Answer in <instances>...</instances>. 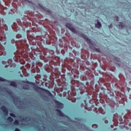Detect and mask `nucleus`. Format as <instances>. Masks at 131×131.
Wrapping results in <instances>:
<instances>
[{"label": "nucleus", "mask_w": 131, "mask_h": 131, "mask_svg": "<svg viewBox=\"0 0 131 131\" xmlns=\"http://www.w3.org/2000/svg\"><path fill=\"white\" fill-rule=\"evenodd\" d=\"M33 88L34 89V90H35V91H36V92H40V91L39 90H42L43 91H45V93L47 94V95H49V96H52V93H51L49 90L47 89L40 88L38 87V85H36L35 83H33Z\"/></svg>", "instance_id": "obj_1"}, {"label": "nucleus", "mask_w": 131, "mask_h": 131, "mask_svg": "<svg viewBox=\"0 0 131 131\" xmlns=\"http://www.w3.org/2000/svg\"><path fill=\"white\" fill-rule=\"evenodd\" d=\"M81 37L85 40L89 45H91V46H96V43L95 42L92 41L91 39H90L89 38H88V36L85 35V34H82Z\"/></svg>", "instance_id": "obj_2"}, {"label": "nucleus", "mask_w": 131, "mask_h": 131, "mask_svg": "<svg viewBox=\"0 0 131 131\" xmlns=\"http://www.w3.org/2000/svg\"><path fill=\"white\" fill-rule=\"evenodd\" d=\"M13 102L15 106L18 108H23V104H22V102H21L19 98H16L14 100H13Z\"/></svg>", "instance_id": "obj_3"}, {"label": "nucleus", "mask_w": 131, "mask_h": 131, "mask_svg": "<svg viewBox=\"0 0 131 131\" xmlns=\"http://www.w3.org/2000/svg\"><path fill=\"white\" fill-rule=\"evenodd\" d=\"M66 26V27H67V28L69 29L71 31H72V32H76V30L75 29V28H74V27H73V26H72L71 24L67 23Z\"/></svg>", "instance_id": "obj_4"}, {"label": "nucleus", "mask_w": 131, "mask_h": 131, "mask_svg": "<svg viewBox=\"0 0 131 131\" xmlns=\"http://www.w3.org/2000/svg\"><path fill=\"white\" fill-rule=\"evenodd\" d=\"M1 110L3 111L5 116H8V113L9 112L8 111V108H7V107L3 106L1 107Z\"/></svg>", "instance_id": "obj_5"}, {"label": "nucleus", "mask_w": 131, "mask_h": 131, "mask_svg": "<svg viewBox=\"0 0 131 131\" xmlns=\"http://www.w3.org/2000/svg\"><path fill=\"white\" fill-rule=\"evenodd\" d=\"M56 104L57 105V108H59V109H62L63 107H64L63 104L59 101H56Z\"/></svg>", "instance_id": "obj_6"}, {"label": "nucleus", "mask_w": 131, "mask_h": 131, "mask_svg": "<svg viewBox=\"0 0 131 131\" xmlns=\"http://www.w3.org/2000/svg\"><path fill=\"white\" fill-rule=\"evenodd\" d=\"M118 26L120 29H124V28H125V24H124L123 23H119Z\"/></svg>", "instance_id": "obj_7"}, {"label": "nucleus", "mask_w": 131, "mask_h": 131, "mask_svg": "<svg viewBox=\"0 0 131 131\" xmlns=\"http://www.w3.org/2000/svg\"><path fill=\"white\" fill-rule=\"evenodd\" d=\"M56 111L60 116H61L62 117H63V116H65V115H64L63 112H62V111H61L60 110L57 109Z\"/></svg>", "instance_id": "obj_8"}, {"label": "nucleus", "mask_w": 131, "mask_h": 131, "mask_svg": "<svg viewBox=\"0 0 131 131\" xmlns=\"http://www.w3.org/2000/svg\"><path fill=\"white\" fill-rule=\"evenodd\" d=\"M40 94L43 100H48V96H46V95L43 94V92H41Z\"/></svg>", "instance_id": "obj_9"}, {"label": "nucleus", "mask_w": 131, "mask_h": 131, "mask_svg": "<svg viewBox=\"0 0 131 131\" xmlns=\"http://www.w3.org/2000/svg\"><path fill=\"white\" fill-rule=\"evenodd\" d=\"M91 48L92 50H94V51H96L98 53H101V50L99 48H96V47H91Z\"/></svg>", "instance_id": "obj_10"}, {"label": "nucleus", "mask_w": 131, "mask_h": 131, "mask_svg": "<svg viewBox=\"0 0 131 131\" xmlns=\"http://www.w3.org/2000/svg\"><path fill=\"white\" fill-rule=\"evenodd\" d=\"M21 121H24V122H28V121H29V120H30V119H29V118H26V117H24V118H21L20 119Z\"/></svg>", "instance_id": "obj_11"}, {"label": "nucleus", "mask_w": 131, "mask_h": 131, "mask_svg": "<svg viewBox=\"0 0 131 131\" xmlns=\"http://www.w3.org/2000/svg\"><path fill=\"white\" fill-rule=\"evenodd\" d=\"M95 27L96 28H101V27H102V25L101 24V23L98 21L95 24Z\"/></svg>", "instance_id": "obj_12"}, {"label": "nucleus", "mask_w": 131, "mask_h": 131, "mask_svg": "<svg viewBox=\"0 0 131 131\" xmlns=\"http://www.w3.org/2000/svg\"><path fill=\"white\" fill-rule=\"evenodd\" d=\"M10 85H11V86H13V88H17V84L15 82H11Z\"/></svg>", "instance_id": "obj_13"}, {"label": "nucleus", "mask_w": 131, "mask_h": 131, "mask_svg": "<svg viewBox=\"0 0 131 131\" xmlns=\"http://www.w3.org/2000/svg\"><path fill=\"white\" fill-rule=\"evenodd\" d=\"M7 120L9 121V122H13V119L11 117H8Z\"/></svg>", "instance_id": "obj_14"}, {"label": "nucleus", "mask_w": 131, "mask_h": 131, "mask_svg": "<svg viewBox=\"0 0 131 131\" xmlns=\"http://www.w3.org/2000/svg\"><path fill=\"white\" fill-rule=\"evenodd\" d=\"M13 124H15V125H19V121L18 120H16L14 122Z\"/></svg>", "instance_id": "obj_15"}, {"label": "nucleus", "mask_w": 131, "mask_h": 131, "mask_svg": "<svg viewBox=\"0 0 131 131\" xmlns=\"http://www.w3.org/2000/svg\"><path fill=\"white\" fill-rule=\"evenodd\" d=\"M23 90H29V86H23Z\"/></svg>", "instance_id": "obj_16"}, {"label": "nucleus", "mask_w": 131, "mask_h": 131, "mask_svg": "<svg viewBox=\"0 0 131 131\" xmlns=\"http://www.w3.org/2000/svg\"><path fill=\"white\" fill-rule=\"evenodd\" d=\"M10 116H11L12 117H16V115H15V114L13 113L10 114Z\"/></svg>", "instance_id": "obj_17"}, {"label": "nucleus", "mask_w": 131, "mask_h": 131, "mask_svg": "<svg viewBox=\"0 0 131 131\" xmlns=\"http://www.w3.org/2000/svg\"><path fill=\"white\" fill-rule=\"evenodd\" d=\"M8 64H11V63H12V60L9 59L8 60Z\"/></svg>", "instance_id": "obj_18"}, {"label": "nucleus", "mask_w": 131, "mask_h": 131, "mask_svg": "<svg viewBox=\"0 0 131 131\" xmlns=\"http://www.w3.org/2000/svg\"><path fill=\"white\" fill-rule=\"evenodd\" d=\"M0 81H6V80L4 78H0Z\"/></svg>", "instance_id": "obj_19"}, {"label": "nucleus", "mask_w": 131, "mask_h": 131, "mask_svg": "<svg viewBox=\"0 0 131 131\" xmlns=\"http://www.w3.org/2000/svg\"><path fill=\"white\" fill-rule=\"evenodd\" d=\"M8 94H10V95H12V91H11L10 90H9Z\"/></svg>", "instance_id": "obj_20"}, {"label": "nucleus", "mask_w": 131, "mask_h": 131, "mask_svg": "<svg viewBox=\"0 0 131 131\" xmlns=\"http://www.w3.org/2000/svg\"><path fill=\"white\" fill-rule=\"evenodd\" d=\"M115 59L117 60V61H120V59L119 58H116Z\"/></svg>", "instance_id": "obj_21"}, {"label": "nucleus", "mask_w": 131, "mask_h": 131, "mask_svg": "<svg viewBox=\"0 0 131 131\" xmlns=\"http://www.w3.org/2000/svg\"><path fill=\"white\" fill-rule=\"evenodd\" d=\"M117 21H119V17L118 16L117 17Z\"/></svg>", "instance_id": "obj_22"}, {"label": "nucleus", "mask_w": 131, "mask_h": 131, "mask_svg": "<svg viewBox=\"0 0 131 131\" xmlns=\"http://www.w3.org/2000/svg\"><path fill=\"white\" fill-rule=\"evenodd\" d=\"M15 131H21V130H20V129H19L18 128H16Z\"/></svg>", "instance_id": "obj_23"}, {"label": "nucleus", "mask_w": 131, "mask_h": 131, "mask_svg": "<svg viewBox=\"0 0 131 131\" xmlns=\"http://www.w3.org/2000/svg\"><path fill=\"white\" fill-rule=\"evenodd\" d=\"M22 82H23L24 83H27V82L25 81H23Z\"/></svg>", "instance_id": "obj_24"}, {"label": "nucleus", "mask_w": 131, "mask_h": 131, "mask_svg": "<svg viewBox=\"0 0 131 131\" xmlns=\"http://www.w3.org/2000/svg\"><path fill=\"white\" fill-rule=\"evenodd\" d=\"M44 129H46V127H44Z\"/></svg>", "instance_id": "obj_25"}, {"label": "nucleus", "mask_w": 131, "mask_h": 131, "mask_svg": "<svg viewBox=\"0 0 131 131\" xmlns=\"http://www.w3.org/2000/svg\"><path fill=\"white\" fill-rule=\"evenodd\" d=\"M92 126H94V125H92Z\"/></svg>", "instance_id": "obj_26"}]
</instances>
